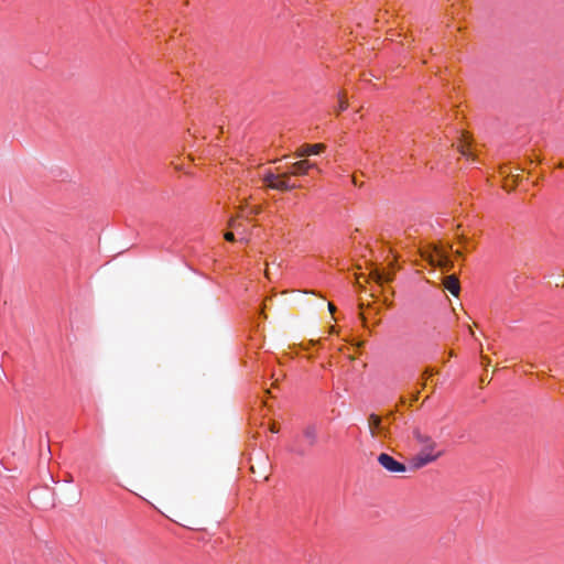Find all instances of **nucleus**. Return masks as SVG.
<instances>
[{
  "instance_id": "obj_8",
  "label": "nucleus",
  "mask_w": 564,
  "mask_h": 564,
  "mask_svg": "<svg viewBox=\"0 0 564 564\" xmlns=\"http://www.w3.org/2000/svg\"><path fill=\"white\" fill-rule=\"evenodd\" d=\"M444 286L454 295H457L459 292V282L454 275H449L445 279Z\"/></svg>"
},
{
  "instance_id": "obj_13",
  "label": "nucleus",
  "mask_w": 564,
  "mask_h": 564,
  "mask_svg": "<svg viewBox=\"0 0 564 564\" xmlns=\"http://www.w3.org/2000/svg\"><path fill=\"white\" fill-rule=\"evenodd\" d=\"M293 451L297 454H303L304 453V448H302L301 446L299 447H294Z\"/></svg>"
},
{
  "instance_id": "obj_4",
  "label": "nucleus",
  "mask_w": 564,
  "mask_h": 564,
  "mask_svg": "<svg viewBox=\"0 0 564 564\" xmlns=\"http://www.w3.org/2000/svg\"><path fill=\"white\" fill-rule=\"evenodd\" d=\"M378 462L390 473H404L406 470L404 464L395 460L392 456L386 453L379 455Z\"/></svg>"
},
{
  "instance_id": "obj_12",
  "label": "nucleus",
  "mask_w": 564,
  "mask_h": 564,
  "mask_svg": "<svg viewBox=\"0 0 564 564\" xmlns=\"http://www.w3.org/2000/svg\"><path fill=\"white\" fill-rule=\"evenodd\" d=\"M225 239H226L227 241H234V239H235V232H234V231H228V232H226V234H225Z\"/></svg>"
},
{
  "instance_id": "obj_10",
  "label": "nucleus",
  "mask_w": 564,
  "mask_h": 564,
  "mask_svg": "<svg viewBox=\"0 0 564 564\" xmlns=\"http://www.w3.org/2000/svg\"><path fill=\"white\" fill-rule=\"evenodd\" d=\"M347 108V100L345 96H339V111H343Z\"/></svg>"
},
{
  "instance_id": "obj_3",
  "label": "nucleus",
  "mask_w": 564,
  "mask_h": 564,
  "mask_svg": "<svg viewBox=\"0 0 564 564\" xmlns=\"http://www.w3.org/2000/svg\"><path fill=\"white\" fill-rule=\"evenodd\" d=\"M258 206L246 204L245 206H240L237 216L229 220V227L239 236V239L248 240L249 218L258 214Z\"/></svg>"
},
{
  "instance_id": "obj_1",
  "label": "nucleus",
  "mask_w": 564,
  "mask_h": 564,
  "mask_svg": "<svg viewBox=\"0 0 564 564\" xmlns=\"http://www.w3.org/2000/svg\"><path fill=\"white\" fill-rule=\"evenodd\" d=\"M318 170L317 165L308 160H301L290 166L289 172L276 174L268 171L262 175L263 184L272 189L291 191L296 187L295 183L291 182V175L300 176L308 174L310 170Z\"/></svg>"
},
{
  "instance_id": "obj_14",
  "label": "nucleus",
  "mask_w": 564,
  "mask_h": 564,
  "mask_svg": "<svg viewBox=\"0 0 564 564\" xmlns=\"http://www.w3.org/2000/svg\"><path fill=\"white\" fill-rule=\"evenodd\" d=\"M328 310L333 314L335 312V305L333 303H328Z\"/></svg>"
},
{
  "instance_id": "obj_9",
  "label": "nucleus",
  "mask_w": 564,
  "mask_h": 564,
  "mask_svg": "<svg viewBox=\"0 0 564 564\" xmlns=\"http://www.w3.org/2000/svg\"><path fill=\"white\" fill-rule=\"evenodd\" d=\"M459 151H460V154L463 156H465L467 160H469L471 158L473 161H475V159L473 158V152L468 145H462Z\"/></svg>"
},
{
  "instance_id": "obj_5",
  "label": "nucleus",
  "mask_w": 564,
  "mask_h": 564,
  "mask_svg": "<svg viewBox=\"0 0 564 564\" xmlns=\"http://www.w3.org/2000/svg\"><path fill=\"white\" fill-rule=\"evenodd\" d=\"M325 150V145L323 143H316V144H302L295 155L297 158L302 156H311V155H318Z\"/></svg>"
},
{
  "instance_id": "obj_2",
  "label": "nucleus",
  "mask_w": 564,
  "mask_h": 564,
  "mask_svg": "<svg viewBox=\"0 0 564 564\" xmlns=\"http://www.w3.org/2000/svg\"><path fill=\"white\" fill-rule=\"evenodd\" d=\"M415 437L421 447L419 453L412 457L411 464L417 469L436 460L443 452L436 449L437 444L430 436L416 433Z\"/></svg>"
},
{
  "instance_id": "obj_6",
  "label": "nucleus",
  "mask_w": 564,
  "mask_h": 564,
  "mask_svg": "<svg viewBox=\"0 0 564 564\" xmlns=\"http://www.w3.org/2000/svg\"><path fill=\"white\" fill-rule=\"evenodd\" d=\"M368 424L372 436H380L383 433L382 422L378 415L371 414Z\"/></svg>"
},
{
  "instance_id": "obj_15",
  "label": "nucleus",
  "mask_w": 564,
  "mask_h": 564,
  "mask_svg": "<svg viewBox=\"0 0 564 564\" xmlns=\"http://www.w3.org/2000/svg\"><path fill=\"white\" fill-rule=\"evenodd\" d=\"M271 432H272V433H278V430H275V427L273 426V427L271 429Z\"/></svg>"
},
{
  "instance_id": "obj_11",
  "label": "nucleus",
  "mask_w": 564,
  "mask_h": 564,
  "mask_svg": "<svg viewBox=\"0 0 564 564\" xmlns=\"http://www.w3.org/2000/svg\"><path fill=\"white\" fill-rule=\"evenodd\" d=\"M437 257H438L440 263L447 261V257H446L445 252H443V251H437Z\"/></svg>"
},
{
  "instance_id": "obj_7",
  "label": "nucleus",
  "mask_w": 564,
  "mask_h": 564,
  "mask_svg": "<svg viewBox=\"0 0 564 564\" xmlns=\"http://www.w3.org/2000/svg\"><path fill=\"white\" fill-rule=\"evenodd\" d=\"M303 438L307 446H313L317 441V430L315 425H308L303 431Z\"/></svg>"
}]
</instances>
